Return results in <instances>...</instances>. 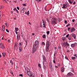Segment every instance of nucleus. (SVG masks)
<instances>
[{
    "label": "nucleus",
    "instance_id": "nucleus-3",
    "mask_svg": "<svg viewBox=\"0 0 77 77\" xmlns=\"http://www.w3.org/2000/svg\"><path fill=\"white\" fill-rule=\"evenodd\" d=\"M27 74L29 77H35V75H34L32 73V72H30L29 70L27 71Z\"/></svg>",
    "mask_w": 77,
    "mask_h": 77
},
{
    "label": "nucleus",
    "instance_id": "nucleus-59",
    "mask_svg": "<svg viewBox=\"0 0 77 77\" xmlns=\"http://www.w3.org/2000/svg\"><path fill=\"white\" fill-rule=\"evenodd\" d=\"M32 35H35V33H32Z\"/></svg>",
    "mask_w": 77,
    "mask_h": 77
},
{
    "label": "nucleus",
    "instance_id": "nucleus-17",
    "mask_svg": "<svg viewBox=\"0 0 77 77\" xmlns=\"http://www.w3.org/2000/svg\"><path fill=\"white\" fill-rule=\"evenodd\" d=\"M72 75V73L69 72L67 74L68 76H71Z\"/></svg>",
    "mask_w": 77,
    "mask_h": 77
},
{
    "label": "nucleus",
    "instance_id": "nucleus-28",
    "mask_svg": "<svg viewBox=\"0 0 77 77\" xmlns=\"http://www.w3.org/2000/svg\"><path fill=\"white\" fill-rule=\"evenodd\" d=\"M42 38H46V35L45 34L44 35L42 36Z\"/></svg>",
    "mask_w": 77,
    "mask_h": 77
},
{
    "label": "nucleus",
    "instance_id": "nucleus-40",
    "mask_svg": "<svg viewBox=\"0 0 77 77\" xmlns=\"http://www.w3.org/2000/svg\"><path fill=\"white\" fill-rule=\"evenodd\" d=\"M47 35H49V33H50V31H47Z\"/></svg>",
    "mask_w": 77,
    "mask_h": 77
},
{
    "label": "nucleus",
    "instance_id": "nucleus-62",
    "mask_svg": "<svg viewBox=\"0 0 77 77\" xmlns=\"http://www.w3.org/2000/svg\"><path fill=\"white\" fill-rule=\"evenodd\" d=\"M14 3H16V2H17V1H14Z\"/></svg>",
    "mask_w": 77,
    "mask_h": 77
},
{
    "label": "nucleus",
    "instance_id": "nucleus-8",
    "mask_svg": "<svg viewBox=\"0 0 77 77\" xmlns=\"http://www.w3.org/2000/svg\"><path fill=\"white\" fill-rule=\"evenodd\" d=\"M77 43H74V44H72L71 45V47L73 48L75 46H77Z\"/></svg>",
    "mask_w": 77,
    "mask_h": 77
},
{
    "label": "nucleus",
    "instance_id": "nucleus-34",
    "mask_svg": "<svg viewBox=\"0 0 77 77\" xmlns=\"http://www.w3.org/2000/svg\"><path fill=\"white\" fill-rule=\"evenodd\" d=\"M3 8V6H0V9H2Z\"/></svg>",
    "mask_w": 77,
    "mask_h": 77
},
{
    "label": "nucleus",
    "instance_id": "nucleus-22",
    "mask_svg": "<svg viewBox=\"0 0 77 77\" xmlns=\"http://www.w3.org/2000/svg\"><path fill=\"white\" fill-rule=\"evenodd\" d=\"M0 47L2 49H4L5 48V47H4V45H2L0 46Z\"/></svg>",
    "mask_w": 77,
    "mask_h": 77
},
{
    "label": "nucleus",
    "instance_id": "nucleus-44",
    "mask_svg": "<svg viewBox=\"0 0 77 77\" xmlns=\"http://www.w3.org/2000/svg\"><path fill=\"white\" fill-rule=\"evenodd\" d=\"M58 48L59 50H60V49L61 48L60 46H58Z\"/></svg>",
    "mask_w": 77,
    "mask_h": 77
},
{
    "label": "nucleus",
    "instance_id": "nucleus-55",
    "mask_svg": "<svg viewBox=\"0 0 77 77\" xmlns=\"http://www.w3.org/2000/svg\"><path fill=\"white\" fill-rule=\"evenodd\" d=\"M72 22H75V20L74 19H73L72 20Z\"/></svg>",
    "mask_w": 77,
    "mask_h": 77
},
{
    "label": "nucleus",
    "instance_id": "nucleus-56",
    "mask_svg": "<svg viewBox=\"0 0 77 77\" xmlns=\"http://www.w3.org/2000/svg\"><path fill=\"white\" fill-rule=\"evenodd\" d=\"M73 4V5H75V1L74 2Z\"/></svg>",
    "mask_w": 77,
    "mask_h": 77
},
{
    "label": "nucleus",
    "instance_id": "nucleus-19",
    "mask_svg": "<svg viewBox=\"0 0 77 77\" xmlns=\"http://www.w3.org/2000/svg\"><path fill=\"white\" fill-rule=\"evenodd\" d=\"M2 54L4 57H5V56H6V53H5V52H3V53H2Z\"/></svg>",
    "mask_w": 77,
    "mask_h": 77
},
{
    "label": "nucleus",
    "instance_id": "nucleus-7",
    "mask_svg": "<svg viewBox=\"0 0 77 77\" xmlns=\"http://www.w3.org/2000/svg\"><path fill=\"white\" fill-rule=\"evenodd\" d=\"M50 47V45H46V51L48 52V50H49V48Z\"/></svg>",
    "mask_w": 77,
    "mask_h": 77
},
{
    "label": "nucleus",
    "instance_id": "nucleus-47",
    "mask_svg": "<svg viewBox=\"0 0 77 77\" xmlns=\"http://www.w3.org/2000/svg\"><path fill=\"white\" fill-rule=\"evenodd\" d=\"M42 0H36V1H37V2H41Z\"/></svg>",
    "mask_w": 77,
    "mask_h": 77
},
{
    "label": "nucleus",
    "instance_id": "nucleus-42",
    "mask_svg": "<svg viewBox=\"0 0 77 77\" xmlns=\"http://www.w3.org/2000/svg\"><path fill=\"white\" fill-rule=\"evenodd\" d=\"M38 66H39L40 68H41V64H38Z\"/></svg>",
    "mask_w": 77,
    "mask_h": 77
},
{
    "label": "nucleus",
    "instance_id": "nucleus-1",
    "mask_svg": "<svg viewBox=\"0 0 77 77\" xmlns=\"http://www.w3.org/2000/svg\"><path fill=\"white\" fill-rule=\"evenodd\" d=\"M39 46V41L37 40L36 41L34 44L33 47L32 53H34L36 51V48L38 47Z\"/></svg>",
    "mask_w": 77,
    "mask_h": 77
},
{
    "label": "nucleus",
    "instance_id": "nucleus-33",
    "mask_svg": "<svg viewBox=\"0 0 77 77\" xmlns=\"http://www.w3.org/2000/svg\"><path fill=\"white\" fill-rule=\"evenodd\" d=\"M21 12H22V13H24V10L23 9H21Z\"/></svg>",
    "mask_w": 77,
    "mask_h": 77
},
{
    "label": "nucleus",
    "instance_id": "nucleus-45",
    "mask_svg": "<svg viewBox=\"0 0 77 77\" xmlns=\"http://www.w3.org/2000/svg\"><path fill=\"white\" fill-rule=\"evenodd\" d=\"M65 24H67V23H67V21L66 20H65Z\"/></svg>",
    "mask_w": 77,
    "mask_h": 77
},
{
    "label": "nucleus",
    "instance_id": "nucleus-24",
    "mask_svg": "<svg viewBox=\"0 0 77 77\" xmlns=\"http://www.w3.org/2000/svg\"><path fill=\"white\" fill-rule=\"evenodd\" d=\"M57 20L58 21V22H60L61 21V19L59 17L57 18Z\"/></svg>",
    "mask_w": 77,
    "mask_h": 77
},
{
    "label": "nucleus",
    "instance_id": "nucleus-60",
    "mask_svg": "<svg viewBox=\"0 0 77 77\" xmlns=\"http://www.w3.org/2000/svg\"><path fill=\"white\" fill-rule=\"evenodd\" d=\"M55 67L56 68H58V67H57V66H55Z\"/></svg>",
    "mask_w": 77,
    "mask_h": 77
},
{
    "label": "nucleus",
    "instance_id": "nucleus-23",
    "mask_svg": "<svg viewBox=\"0 0 77 77\" xmlns=\"http://www.w3.org/2000/svg\"><path fill=\"white\" fill-rule=\"evenodd\" d=\"M50 68L51 69V70H53V66L52 65H51V66H50Z\"/></svg>",
    "mask_w": 77,
    "mask_h": 77
},
{
    "label": "nucleus",
    "instance_id": "nucleus-36",
    "mask_svg": "<svg viewBox=\"0 0 77 77\" xmlns=\"http://www.w3.org/2000/svg\"><path fill=\"white\" fill-rule=\"evenodd\" d=\"M69 36V34H68L66 36V38H68V37Z\"/></svg>",
    "mask_w": 77,
    "mask_h": 77
},
{
    "label": "nucleus",
    "instance_id": "nucleus-16",
    "mask_svg": "<svg viewBox=\"0 0 77 77\" xmlns=\"http://www.w3.org/2000/svg\"><path fill=\"white\" fill-rule=\"evenodd\" d=\"M25 14H26L27 15H29V14H30L29 13V11H28L27 12H25Z\"/></svg>",
    "mask_w": 77,
    "mask_h": 77
},
{
    "label": "nucleus",
    "instance_id": "nucleus-43",
    "mask_svg": "<svg viewBox=\"0 0 77 77\" xmlns=\"http://www.w3.org/2000/svg\"><path fill=\"white\" fill-rule=\"evenodd\" d=\"M70 26V24H69L66 25V27H68V26Z\"/></svg>",
    "mask_w": 77,
    "mask_h": 77
},
{
    "label": "nucleus",
    "instance_id": "nucleus-51",
    "mask_svg": "<svg viewBox=\"0 0 77 77\" xmlns=\"http://www.w3.org/2000/svg\"><path fill=\"white\" fill-rule=\"evenodd\" d=\"M22 5H23V6H26V5L25 4H22Z\"/></svg>",
    "mask_w": 77,
    "mask_h": 77
},
{
    "label": "nucleus",
    "instance_id": "nucleus-25",
    "mask_svg": "<svg viewBox=\"0 0 77 77\" xmlns=\"http://www.w3.org/2000/svg\"><path fill=\"white\" fill-rule=\"evenodd\" d=\"M15 30L16 31H18V30H19V29H18V28L15 27Z\"/></svg>",
    "mask_w": 77,
    "mask_h": 77
},
{
    "label": "nucleus",
    "instance_id": "nucleus-31",
    "mask_svg": "<svg viewBox=\"0 0 77 77\" xmlns=\"http://www.w3.org/2000/svg\"><path fill=\"white\" fill-rule=\"evenodd\" d=\"M72 60H74V59H76V58L75 57H72Z\"/></svg>",
    "mask_w": 77,
    "mask_h": 77
},
{
    "label": "nucleus",
    "instance_id": "nucleus-10",
    "mask_svg": "<svg viewBox=\"0 0 77 77\" xmlns=\"http://www.w3.org/2000/svg\"><path fill=\"white\" fill-rule=\"evenodd\" d=\"M19 50L20 52H21L22 50H23V48H22V46H20L19 47Z\"/></svg>",
    "mask_w": 77,
    "mask_h": 77
},
{
    "label": "nucleus",
    "instance_id": "nucleus-61",
    "mask_svg": "<svg viewBox=\"0 0 77 77\" xmlns=\"http://www.w3.org/2000/svg\"><path fill=\"white\" fill-rule=\"evenodd\" d=\"M8 42H10V40H9V39L8 40Z\"/></svg>",
    "mask_w": 77,
    "mask_h": 77
},
{
    "label": "nucleus",
    "instance_id": "nucleus-49",
    "mask_svg": "<svg viewBox=\"0 0 77 77\" xmlns=\"http://www.w3.org/2000/svg\"><path fill=\"white\" fill-rule=\"evenodd\" d=\"M14 11H17V8H15L14 9Z\"/></svg>",
    "mask_w": 77,
    "mask_h": 77
},
{
    "label": "nucleus",
    "instance_id": "nucleus-37",
    "mask_svg": "<svg viewBox=\"0 0 77 77\" xmlns=\"http://www.w3.org/2000/svg\"><path fill=\"white\" fill-rule=\"evenodd\" d=\"M53 62H54V63H56V61H55V60L54 59L53 60Z\"/></svg>",
    "mask_w": 77,
    "mask_h": 77
},
{
    "label": "nucleus",
    "instance_id": "nucleus-20",
    "mask_svg": "<svg viewBox=\"0 0 77 77\" xmlns=\"http://www.w3.org/2000/svg\"><path fill=\"white\" fill-rule=\"evenodd\" d=\"M5 25H3L2 26V28H3L2 31H4L5 30Z\"/></svg>",
    "mask_w": 77,
    "mask_h": 77
},
{
    "label": "nucleus",
    "instance_id": "nucleus-54",
    "mask_svg": "<svg viewBox=\"0 0 77 77\" xmlns=\"http://www.w3.org/2000/svg\"><path fill=\"white\" fill-rule=\"evenodd\" d=\"M54 21H56V20H57V19L56 18H54Z\"/></svg>",
    "mask_w": 77,
    "mask_h": 77
},
{
    "label": "nucleus",
    "instance_id": "nucleus-53",
    "mask_svg": "<svg viewBox=\"0 0 77 77\" xmlns=\"http://www.w3.org/2000/svg\"><path fill=\"white\" fill-rule=\"evenodd\" d=\"M16 12H17V14H18V13H19V12L17 10L16 11Z\"/></svg>",
    "mask_w": 77,
    "mask_h": 77
},
{
    "label": "nucleus",
    "instance_id": "nucleus-29",
    "mask_svg": "<svg viewBox=\"0 0 77 77\" xmlns=\"http://www.w3.org/2000/svg\"><path fill=\"white\" fill-rule=\"evenodd\" d=\"M62 40L63 41H66V38H62Z\"/></svg>",
    "mask_w": 77,
    "mask_h": 77
},
{
    "label": "nucleus",
    "instance_id": "nucleus-58",
    "mask_svg": "<svg viewBox=\"0 0 77 77\" xmlns=\"http://www.w3.org/2000/svg\"><path fill=\"white\" fill-rule=\"evenodd\" d=\"M2 57V55H1V54L0 53V58Z\"/></svg>",
    "mask_w": 77,
    "mask_h": 77
},
{
    "label": "nucleus",
    "instance_id": "nucleus-14",
    "mask_svg": "<svg viewBox=\"0 0 77 77\" xmlns=\"http://www.w3.org/2000/svg\"><path fill=\"white\" fill-rule=\"evenodd\" d=\"M17 38L18 40H20V34H18L17 36Z\"/></svg>",
    "mask_w": 77,
    "mask_h": 77
},
{
    "label": "nucleus",
    "instance_id": "nucleus-27",
    "mask_svg": "<svg viewBox=\"0 0 77 77\" xmlns=\"http://www.w3.org/2000/svg\"><path fill=\"white\" fill-rule=\"evenodd\" d=\"M68 39L69 40H71V36L70 35L69 38H68Z\"/></svg>",
    "mask_w": 77,
    "mask_h": 77
},
{
    "label": "nucleus",
    "instance_id": "nucleus-11",
    "mask_svg": "<svg viewBox=\"0 0 77 77\" xmlns=\"http://www.w3.org/2000/svg\"><path fill=\"white\" fill-rule=\"evenodd\" d=\"M72 36L74 38V39H76V35L74 34H71Z\"/></svg>",
    "mask_w": 77,
    "mask_h": 77
},
{
    "label": "nucleus",
    "instance_id": "nucleus-63",
    "mask_svg": "<svg viewBox=\"0 0 77 77\" xmlns=\"http://www.w3.org/2000/svg\"><path fill=\"white\" fill-rule=\"evenodd\" d=\"M1 17H2V16L1 15V14H0V18H1Z\"/></svg>",
    "mask_w": 77,
    "mask_h": 77
},
{
    "label": "nucleus",
    "instance_id": "nucleus-38",
    "mask_svg": "<svg viewBox=\"0 0 77 77\" xmlns=\"http://www.w3.org/2000/svg\"><path fill=\"white\" fill-rule=\"evenodd\" d=\"M6 31L7 32H8V33H9V31L8 29H6Z\"/></svg>",
    "mask_w": 77,
    "mask_h": 77
},
{
    "label": "nucleus",
    "instance_id": "nucleus-2",
    "mask_svg": "<svg viewBox=\"0 0 77 77\" xmlns=\"http://www.w3.org/2000/svg\"><path fill=\"white\" fill-rule=\"evenodd\" d=\"M62 46H64V47H65V48H67V47H68V46H69V44L66 41L64 43H62Z\"/></svg>",
    "mask_w": 77,
    "mask_h": 77
},
{
    "label": "nucleus",
    "instance_id": "nucleus-32",
    "mask_svg": "<svg viewBox=\"0 0 77 77\" xmlns=\"http://www.w3.org/2000/svg\"><path fill=\"white\" fill-rule=\"evenodd\" d=\"M42 45H45V43H44V42H43L42 43Z\"/></svg>",
    "mask_w": 77,
    "mask_h": 77
},
{
    "label": "nucleus",
    "instance_id": "nucleus-15",
    "mask_svg": "<svg viewBox=\"0 0 77 77\" xmlns=\"http://www.w3.org/2000/svg\"><path fill=\"white\" fill-rule=\"evenodd\" d=\"M14 49L16 50H17V44H16L15 45L14 47Z\"/></svg>",
    "mask_w": 77,
    "mask_h": 77
},
{
    "label": "nucleus",
    "instance_id": "nucleus-4",
    "mask_svg": "<svg viewBox=\"0 0 77 77\" xmlns=\"http://www.w3.org/2000/svg\"><path fill=\"white\" fill-rule=\"evenodd\" d=\"M63 6L62 7V8L63 9H65V8H66L67 7H68V4L67 3H65L63 4Z\"/></svg>",
    "mask_w": 77,
    "mask_h": 77
},
{
    "label": "nucleus",
    "instance_id": "nucleus-26",
    "mask_svg": "<svg viewBox=\"0 0 77 77\" xmlns=\"http://www.w3.org/2000/svg\"><path fill=\"white\" fill-rule=\"evenodd\" d=\"M23 45V43L22 42H20L19 43V46H22Z\"/></svg>",
    "mask_w": 77,
    "mask_h": 77
},
{
    "label": "nucleus",
    "instance_id": "nucleus-50",
    "mask_svg": "<svg viewBox=\"0 0 77 77\" xmlns=\"http://www.w3.org/2000/svg\"><path fill=\"white\" fill-rule=\"evenodd\" d=\"M67 52L68 53H69V52H70V51H69V50H68L67 51Z\"/></svg>",
    "mask_w": 77,
    "mask_h": 77
},
{
    "label": "nucleus",
    "instance_id": "nucleus-39",
    "mask_svg": "<svg viewBox=\"0 0 77 77\" xmlns=\"http://www.w3.org/2000/svg\"><path fill=\"white\" fill-rule=\"evenodd\" d=\"M10 73L11 74H13V72H12V71L11 70L10 71Z\"/></svg>",
    "mask_w": 77,
    "mask_h": 77
},
{
    "label": "nucleus",
    "instance_id": "nucleus-30",
    "mask_svg": "<svg viewBox=\"0 0 77 77\" xmlns=\"http://www.w3.org/2000/svg\"><path fill=\"white\" fill-rule=\"evenodd\" d=\"M61 71L62 72H64V71H65V69L63 68L61 69Z\"/></svg>",
    "mask_w": 77,
    "mask_h": 77
},
{
    "label": "nucleus",
    "instance_id": "nucleus-41",
    "mask_svg": "<svg viewBox=\"0 0 77 77\" xmlns=\"http://www.w3.org/2000/svg\"><path fill=\"white\" fill-rule=\"evenodd\" d=\"M65 59H66V60H68V58L67 57H65Z\"/></svg>",
    "mask_w": 77,
    "mask_h": 77
},
{
    "label": "nucleus",
    "instance_id": "nucleus-5",
    "mask_svg": "<svg viewBox=\"0 0 77 77\" xmlns=\"http://www.w3.org/2000/svg\"><path fill=\"white\" fill-rule=\"evenodd\" d=\"M46 23L45 22L43 21V23L41 24V27H45V26H46Z\"/></svg>",
    "mask_w": 77,
    "mask_h": 77
},
{
    "label": "nucleus",
    "instance_id": "nucleus-52",
    "mask_svg": "<svg viewBox=\"0 0 77 77\" xmlns=\"http://www.w3.org/2000/svg\"><path fill=\"white\" fill-rule=\"evenodd\" d=\"M17 9L18 10H20V8H19V7H17Z\"/></svg>",
    "mask_w": 77,
    "mask_h": 77
},
{
    "label": "nucleus",
    "instance_id": "nucleus-46",
    "mask_svg": "<svg viewBox=\"0 0 77 77\" xmlns=\"http://www.w3.org/2000/svg\"><path fill=\"white\" fill-rule=\"evenodd\" d=\"M71 29V28L70 27H69L68 29V31H69V29Z\"/></svg>",
    "mask_w": 77,
    "mask_h": 77
},
{
    "label": "nucleus",
    "instance_id": "nucleus-13",
    "mask_svg": "<svg viewBox=\"0 0 77 77\" xmlns=\"http://www.w3.org/2000/svg\"><path fill=\"white\" fill-rule=\"evenodd\" d=\"M42 58L44 62H45L46 61V58H45V57L44 55L42 56Z\"/></svg>",
    "mask_w": 77,
    "mask_h": 77
},
{
    "label": "nucleus",
    "instance_id": "nucleus-35",
    "mask_svg": "<svg viewBox=\"0 0 77 77\" xmlns=\"http://www.w3.org/2000/svg\"><path fill=\"white\" fill-rule=\"evenodd\" d=\"M5 24H6V26H7V27H8V23H5Z\"/></svg>",
    "mask_w": 77,
    "mask_h": 77
},
{
    "label": "nucleus",
    "instance_id": "nucleus-21",
    "mask_svg": "<svg viewBox=\"0 0 77 77\" xmlns=\"http://www.w3.org/2000/svg\"><path fill=\"white\" fill-rule=\"evenodd\" d=\"M10 62L12 65H14V62L12 61V60H11L10 61Z\"/></svg>",
    "mask_w": 77,
    "mask_h": 77
},
{
    "label": "nucleus",
    "instance_id": "nucleus-6",
    "mask_svg": "<svg viewBox=\"0 0 77 77\" xmlns=\"http://www.w3.org/2000/svg\"><path fill=\"white\" fill-rule=\"evenodd\" d=\"M46 45H51V42H50V40H47Z\"/></svg>",
    "mask_w": 77,
    "mask_h": 77
},
{
    "label": "nucleus",
    "instance_id": "nucleus-57",
    "mask_svg": "<svg viewBox=\"0 0 77 77\" xmlns=\"http://www.w3.org/2000/svg\"><path fill=\"white\" fill-rule=\"evenodd\" d=\"M74 56H75V57H77V54L74 55Z\"/></svg>",
    "mask_w": 77,
    "mask_h": 77
},
{
    "label": "nucleus",
    "instance_id": "nucleus-64",
    "mask_svg": "<svg viewBox=\"0 0 77 77\" xmlns=\"http://www.w3.org/2000/svg\"><path fill=\"white\" fill-rule=\"evenodd\" d=\"M25 9V8H23L22 9H23V10H24V9Z\"/></svg>",
    "mask_w": 77,
    "mask_h": 77
},
{
    "label": "nucleus",
    "instance_id": "nucleus-12",
    "mask_svg": "<svg viewBox=\"0 0 77 77\" xmlns=\"http://www.w3.org/2000/svg\"><path fill=\"white\" fill-rule=\"evenodd\" d=\"M74 0H69L68 1V2L70 4H72L73 2H74Z\"/></svg>",
    "mask_w": 77,
    "mask_h": 77
},
{
    "label": "nucleus",
    "instance_id": "nucleus-18",
    "mask_svg": "<svg viewBox=\"0 0 77 77\" xmlns=\"http://www.w3.org/2000/svg\"><path fill=\"white\" fill-rule=\"evenodd\" d=\"M52 23L53 24H56V21L55 20L52 21Z\"/></svg>",
    "mask_w": 77,
    "mask_h": 77
},
{
    "label": "nucleus",
    "instance_id": "nucleus-9",
    "mask_svg": "<svg viewBox=\"0 0 77 77\" xmlns=\"http://www.w3.org/2000/svg\"><path fill=\"white\" fill-rule=\"evenodd\" d=\"M75 30V29L74 27L72 28L70 30V32H74Z\"/></svg>",
    "mask_w": 77,
    "mask_h": 77
},
{
    "label": "nucleus",
    "instance_id": "nucleus-48",
    "mask_svg": "<svg viewBox=\"0 0 77 77\" xmlns=\"http://www.w3.org/2000/svg\"><path fill=\"white\" fill-rule=\"evenodd\" d=\"M19 76H21V77H23V74H20L19 75Z\"/></svg>",
    "mask_w": 77,
    "mask_h": 77
}]
</instances>
